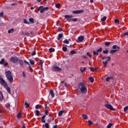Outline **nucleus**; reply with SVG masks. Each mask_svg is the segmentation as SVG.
I'll return each instance as SVG.
<instances>
[{"instance_id":"f257e3e1","label":"nucleus","mask_w":128,"mask_h":128,"mask_svg":"<svg viewBox=\"0 0 128 128\" xmlns=\"http://www.w3.org/2000/svg\"><path fill=\"white\" fill-rule=\"evenodd\" d=\"M79 88L82 94H86L88 92V88H86V86L82 82L79 84Z\"/></svg>"},{"instance_id":"f03ea898","label":"nucleus","mask_w":128,"mask_h":128,"mask_svg":"<svg viewBox=\"0 0 128 128\" xmlns=\"http://www.w3.org/2000/svg\"><path fill=\"white\" fill-rule=\"evenodd\" d=\"M5 74L10 82L12 83L14 82V78H12V72H10V71H6Z\"/></svg>"},{"instance_id":"7ed1b4c3","label":"nucleus","mask_w":128,"mask_h":128,"mask_svg":"<svg viewBox=\"0 0 128 128\" xmlns=\"http://www.w3.org/2000/svg\"><path fill=\"white\" fill-rule=\"evenodd\" d=\"M104 106L106 108L110 110H113L114 112H116V109H114V107H112V104H110V102L105 104Z\"/></svg>"},{"instance_id":"20e7f679","label":"nucleus","mask_w":128,"mask_h":128,"mask_svg":"<svg viewBox=\"0 0 128 128\" xmlns=\"http://www.w3.org/2000/svg\"><path fill=\"white\" fill-rule=\"evenodd\" d=\"M52 72H60V70H62V68L58 66L54 65L52 67Z\"/></svg>"},{"instance_id":"39448f33","label":"nucleus","mask_w":128,"mask_h":128,"mask_svg":"<svg viewBox=\"0 0 128 128\" xmlns=\"http://www.w3.org/2000/svg\"><path fill=\"white\" fill-rule=\"evenodd\" d=\"M3 86L4 88L8 92L9 94H12V89L10 88V86H8V84L6 83V86L4 85Z\"/></svg>"},{"instance_id":"423d86ee","label":"nucleus","mask_w":128,"mask_h":128,"mask_svg":"<svg viewBox=\"0 0 128 128\" xmlns=\"http://www.w3.org/2000/svg\"><path fill=\"white\" fill-rule=\"evenodd\" d=\"M18 58L16 56H14V57H12L10 59V60L12 62H14V64H16V62H18Z\"/></svg>"},{"instance_id":"0eeeda50","label":"nucleus","mask_w":128,"mask_h":128,"mask_svg":"<svg viewBox=\"0 0 128 128\" xmlns=\"http://www.w3.org/2000/svg\"><path fill=\"white\" fill-rule=\"evenodd\" d=\"M0 83L1 84L2 86H6V80H4V78H2L0 76Z\"/></svg>"},{"instance_id":"6e6552de","label":"nucleus","mask_w":128,"mask_h":128,"mask_svg":"<svg viewBox=\"0 0 128 128\" xmlns=\"http://www.w3.org/2000/svg\"><path fill=\"white\" fill-rule=\"evenodd\" d=\"M72 14H82L84 12V10H76L72 12Z\"/></svg>"},{"instance_id":"1a4fd4ad","label":"nucleus","mask_w":128,"mask_h":128,"mask_svg":"<svg viewBox=\"0 0 128 128\" xmlns=\"http://www.w3.org/2000/svg\"><path fill=\"white\" fill-rule=\"evenodd\" d=\"M77 20H78V18H69V19L67 20V22H70L72 21V22H76Z\"/></svg>"},{"instance_id":"9d476101","label":"nucleus","mask_w":128,"mask_h":128,"mask_svg":"<svg viewBox=\"0 0 128 128\" xmlns=\"http://www.w3.org/2000/svg\"><path fill=\"white\" fill-rule=\"evenodd\" d=\"M38 10H40V14H43V12H44V6H40L38 8Z\"/></svg>"},{"instance_id":"9b49d317","label":"nucleus","mask_w":128,"mask_h":128,"mask_svg":"<svg viewBox=\"0 0 128 128\" xmlns=\"http://www.w3.org/2000/svg\"><path fill=\"white\" fill-rule=\"evenodd\" d=\"M18 62L20 66H24V61L22 60L19 58V60H18Z\"/></svg>"},{"instance_id":"f8f14e48","label":"nucleus","mask_w":128,"mask_h":128,"mask_svg":"<svg viewBox=\"0 0 128 128\" xmlns=\"http://www.w3.org/2000/svg\"><path fill=\"white\" fill-rule=\"evenodd\" d=\"M65 18H66V20L70 18H74V16L72 15H66L64 16Z\"/></svg>"},{"instance_id":"ddd939ff","label":"nucleus","mask_w":128,"mask_h":128,"mask_svg":"<svg viewBox=\"0 0 128 128\" xmlns=\"http://www.w3.org/2000/svg\"><path fill=\"white\" fill-rule=\"evenodd\" d=\"M0 94H1L2 97L0 96V101L1 102H2V100H4V94H2V92L0 91Z\"/></svg>"},{"instance_id":"4468645a","label":"nucleus","mask_w":128,"mask_h":128,"mask_svg":"<svg viewBox=\"0 0 128 128\" xmlns=\"http://www.w3.org/2000/svg\"><path fill=\"white\" fill-rule=\"evenodd\" d=\"M118 52V50H111L110 52V54H114Z\"/></svg>"},{"instance_id":"2eb2a0df","label":"nucleus","mask_w":128,"mask_h":128,"mask_svg":"<svg viewBox=\"0 0 128 128\" xmlns=\"http://www.w3.org/2000/svg\"><path fill=\"white\" fill-rule=\"evenodd\" d=\"M84 36H80L78 38V40L80 42H82L84 40Z\"/></svg>"},{"instance_id":"dca6fc26","label":"nucleus","mask_w":128,"mask_h":128,"mask_svg":"<svg viewBox=\"0 0 128 128\" xmlns=\"http://www.w3.org/2000/svg\"><path fill=\"white\" fill-rule=\"evenodd\" d=\"M46 116L44 115L42 117V122H43L44 124L46 122L45 118H46Z\"/></svg>"},{"instance_id":"f3484780","label":"nucleus","mask_w":128,"mask_h":128,"mask_svg":"<svg viewBox=\"0 0 128 128\" xmlns=\"http://www.w3.org/2000/svg\"><path fill=\"white\" fill-rule=\"evenodd\" d=\"M110 80H114V76L107 77L106 78V82H110Z\"/></svg>"},{"instance_id":"a211bd4d","label":"nucleus","mask_w":128,"mask_h":128,"mask_svg":"<svg viewBox=\"0 0 128 128\" xmlns=\"http://www.w3.org/2000/svg\"><path fill=\"white\" fill-rule=\"evenodd\" d=\"M86 68L85 67H82L80 68V71L81 72H86Z\"/></svg>"},{"instance_id":"6ab92c4d","label":"nucleus","mask_w":128,"mask_h":128,"mask_svg":"<svg viewBox=\"0 0 128 128\" xmlns=\"http://www.w3.org/2000/svg\"><path fill=\"white\" fill-rule=\"evenodd\" d=\"M50 94L52 98H54V93L52 90H50Z\"/></svg>"},{"instance_id":"aec40b11","label":"nucleus","mask_w":128,"mask_h":128,"mask_svg":"<svg viewBox=\"0 0 128 128\" xmlns=\"http://www.w3.org/2000/svg\"><path fill=\"white\" fill-rule=\"evenodd\" d=\"M63 36V34H60L58 35V36L57 38V40H60L62 38Z\"/></svg>"},{"instance_id":"412c9836","label":"nucleus","mask_w":128,"mask_h":128,"mask_svg":"<svg viewBox=\"0 0 128 128\" xmlns=\"http://www.w3.org/2000/svg\"><path fill=\"white\" fill-rule=\"evenodd\" d=\"M24 62H25V64H26L28 66L29 68H30V70H32V66H30V62H28V61H26V60H24Z\"/></svg>"},{"instance_id":"4be33fe9","label":"nucleus","mask_w":128,"mask_h":128,"mask_svg":"<svg viewBox=\"0 0 128 128\" xmlns=\"http://www.w3.org/2000/svg\"><path fill=\"white\" fill-rule=\"evenodd\" d=\"M24 62H25V64H26L28 66L29 68H30V70H32V66H30V62H28V61H26V60H24Z\"/></svg>"},{"instance_id":"5701e85b","label":"nucleus","mask_w":128,"mask_h":128,"mask_svg":"<svg viewBox=\"0 0 128 128\" xmlns=\"http://www.w3.org/2000/svg\"><path fill=\"white\" fill-rule=\"evenodd\" d=\"M112 48L113 50H116L117 48H118V50H120V46H116V45H114L112 46Z\"/></svg>"},{"instance_id":"b1692460","label":"nucleus","mask_w":128,"mask_h":128,"mask_svg":"<svg viewBox=\"0 0 128 128\" xmlns=\"http://www.w3.org/2000/svg\"><path fill=\"white\" fill-rule=\"evenodd\" d=\"M55 50H56V49H54V48H49V52L50 53L54 52Z\"/></svg>"},{"instance_id":"393cba45","label":"nucleus","mask_w":128,"mask_h":128,"mask_svg":"<svg viewBox=\"0 0 128 128\" xmlns=\"http://www.w3.org/2000/svg\"><path fill=\"white\" fill-rule=\"evenodd\" d=\"M64 110H60L58 112V116H62V114H64Z\"/></svg>"},{"instance_id":"a878e982","label":"nucleus","mask_w":128,"mask_h":128,"mask_svg":"<svg viewBox=\"0 0 128 128\" xmlns=\"http://www.w3.org/2000/svg\"><path fill=\"white\" fill-rule=\"evenodd\" d=\"M0 18H4V12H0Z\"/></svg>"},{"instance_id":"bb28decb","label":"nucleus","mask_w":128,"mask_h":128,"mask_svg":"<svg viewBox=\"0 0 128 128\" xmlns=\"http://www.w3.org/2000/svg\"><path fill=\"white\" fill-rule=\"evenodd\" d=\"M42 108V106L40 105V104H37L36 106V110H38V108Z\"/></svg>"},{"instance_id":"cd10ccee","label":"nucleus","mask_w":128,"mask_h":128,"mask_svg":"<svg viewBox=\"0 0 128 128\" xmlns=\"http://www.w3.org/2000/svg\"><path fill=\"white\" fill-rule=\"evenodd\" d=\"M17 118H22V112H20L17 114Z\"/></svg>"},{"instance_id":"c85d7f7f","label":"nucleus","mask_w":128,"mask_h":128,"mask_svg":"<svg viewBox=\"0 0 128 128\" xmlns=\"http://www.w3.org/2000/svg\"><path fill=\"white\" fill-rule=\"evenodd\" d=\"M30 62L32 66H34V61L32 59L30 60Z\"/></svg>"},{"instance_id":"c756f323","label":"nucleus","mask_w":128,"mask_h":128,"mask_svg":"<svg viewBox=\"0 0 128 128\" xmlns=\"http://www.w3.org/2000/svg\"><path fill=\"white\" fill-rule=\"evenodd\" d=\"M105 46H110V42H105V44H104Z\"/></svg>"},{"instance_id":"7c9ffc66","label":"nucleus","mask_w":128,"mask_h":128,"mask_svg":"<svg viewBox=\"0 0 128 128\" xmlns=\"http://www.w3.org/2000/svg\"><path fill=\"white\" fill-rule=\"evenodd\" d=\"M112 126H114V124L112 123H109V124L107 126V128H110Z\"/></svg>"},{"instance_id":"2f4dec72","label":"nucleus","mask_w":128,"mask_h":128,"mask_svg":"<svg viewBox=\"0 0 128 128\" xmlns=\"http://www.w3.org/2000/svg\"><path fill=\"white\" fill-rule=\"evenodd\" d=\"M29 21L30 22H31V24H34V18H30L29 19Z\"/></svg>"},{"instance_id":"473e14b6","label":"nucleus","mask_w":128,"mask_h":128,"mask_svg":"<svg viewBox=\"0 0 128 128\" xmlns=\"http://www.w3.org/2000/svg\"><path fill=\"white\" fill-rule=\"evenodd\" d=\"M83 118H84V120H88V116H86V114H84L82 116Z\"/></svg>"},{"instance_id":"72a5a7b5","label":"nucleus","mask_w":128,"mask_h":128,"mask_svg":"<svg viewBox=\"0 0 128 128\" xmlns=\"http://www.w3.org/2000/svg\"><path fill=\"white\" fill-rule=\"evenodd\" d=\"M93 54L94 56H98V51H96V50H94L93 51Z\"/></svg>"},{"instance_id":"f704fd0d","label":"nucleus","mask_w":128,"mask_h":128,"mask_svg":"<svg viewBox=\"0 0 128 128\" xmlns=\"http://www.w3.org/2000/svg\"><path fill=\"white\" fill-rule=\"evenodd\" d=\"M96 51L98 52V54L99 52H102V48H100L98 49Z\"/></svg>"},{"instance_id":"c9c22d12","label":"nucleus","mask_w":128,"mask_h":128,"mask_svg":"<svg viewBox=\"0 0 128 128\" xmlns=\"http://www.w3.org/2000/svg\"><path fill=\"white\" fill-rule=\"evenodd\" d=\"M102 53L104 54H108V50L106 49V50L102 51Z\"/></svg>"},{"instance_id":"e433bc0d","label":"nucleus","mask_w":128,"mask_h":128,"mask_svg":"<svg viewBox=\"0 0 128 128\" xmlns=\"http://www.w3.org/2000/svg\"><path fill=\"white\" fill-rule=\"evenodd\" d=\"M62 50L63 52H66L68 50V48H66V46H63L62 48Z\"/></svg>"},{"instance_id":"4c0bfd02","label":"nucleus","mask_w":128,"mask_h":128,"mask_svg":"<svg viewBox=\"0 0 128 128\" xmlns=\"http://www.w3.org/2000/svg\"><path fill=\"white\" fill-rule=\"evenodd\" d=\"M4 64V58H2L0 61V64Z\"/></svg>"},{"instance_id":"58836bf2","label":"nucleus","mask_w":128,"mask_h":128,"mask_svg":"<svg viewBox=\"0 0 128 128\" xmlns=\"http://www.w3.org/2000/svg\"><path fill=\"white\" fill-rule=\"evenodd\" d=\"M88 124H89L90 126H92V124H94V123L90 120H88Z\"/></svg>"},{"instance_id":"ea45409f","label":"nucleus","mask_w":128,"mask_h":128,"mask_svg":"<svg viewBox=\"0 0 128 128\" xmlns=\"http://www.w3.org/2000/svg\"><path fill=\"white\" fill-rule=\"evenodd\" d=\"M105 20H106V16H104L101 19V22H104Z\"/></svg>"},{"instance_id":"a19ab883","label":"nucleus","mask_w":128,"mask_h":128,"mask_svg":"<svg viewBox=\"0 0 128 128\" xmlns=\"http://www.w3.org/2000/svg\"><path fill=\"white\" fill-rule=\"evenodd\" d=\"M102 64H104V66H106V65L108 64V60L102 62Z\"/></svg>"},{"instance_id":"79ce46f5","label":"nucleus","mask_w":128,"mask_h":128,"mask_svg":"<svg viewBox=\"0 0 128 128\" xmlns=\"http://www.w3.org/2000/svg\"><path fill=\"white\" fill-rule=\"evenodd\" d=\"M64 44H70V42H68V40H64L63 42Z\"/></svg>"},{"instance_id":"37998d69","label":"nucleus","mask_w":128,"mask_h":128,"mask_svg":"<svg viewBox=\"0 0 128 128\" xmlns=\"http://www.w3.org/2000/svg\"><path fill=\"white\" fill-rule=\"evenodd\" d=\"M89 80L90 81V82H94V78H92V77H90V78H89Z\"/></svg>"},{"instance_id":"c03bdc74","label":"nucleus","mask_w":128,"mask_h":128,"mask_svg":"<svg viewBox=\"0 0 128 128\" xmlns=\"http://www.w3.org/2000/svg\"><path fill=\"white\" fill-rule=\"evenodd\" d=\"M114 22L115 24H120V20L115 19Z\"/></svg>"},{"instance_id":"a18cd8bd","label":"nucleus","mask_w":128,"mask_h":128,"mask_svg":"<svg viewBox=\"0 0 128 128\" xmlns=\"http://www.w3.org/2000/svg\"><path fill=\"white\" fill-rule=\"evenodd\" d=\"M56 8H60V4L59 3H58L56 4Z\"/></svg>"},{"instance_id":"49530a36","label":"nucleus","mask_w":128,"mask_h":128,"mask_svg":"<svg viewBox=\"0 0 128 128\" xmlns=\"http://www.w3.org/2000/svg\"><path fill=\"white\" fill-rule=\"evenodd\" d=\"M24 24H30V22H28L26 19H24Z\"/></svg>"},{"instance_id":"de8ad7c7","label":"nucleus","mask_w":128,"mask_h":128,"mask_svg":"<svg viewBox=\"0 0 128 128\" xmlns=\"http://www.w3.org/2000/svg\"><path fill=\"white\" fill-rule=\"evenodd\" d=\"M36 114L37 116H40V111L38 110H36Z\"/></svg>"},{"instance_id":"09e8293b","label":"nucleus","mask_w":128,"mask_h":128,"mask_svg":"<svg viewBox=\"0 0 128 128\" xmlns=\"http://www.w3.org/2000/svg\"><path fill=\"white\" fill-rule=\"evenodd\" d=\"M24 106H26V108H30V104H27L26 102L24 103Z\"/></svg>"},{"instance_id":"8fccbe9b","label":"nucleus","mask_w":128,"mask_h":128,"mask_svg":"<svg viewBox=\"0 0 128 128\" xmlns=\"http://www.w3.org/2000/svg\"><path fill=\"white\" fill-rule=\"evenodd\" d=\"M45 128H50V124H48V123L45 124Z\"/></svg>"},{"instance_id":"3c124183","label":"nucleus","mask_w":128,"mask_h":128,"mask_svg":"<svg viewBox=\"0 0 128 128\" xmlns=\"http://www.w3.org/2000/svg\"><path fill=\"white\" fill-rule=\"evenodd\" d=\"M70 54H76V51H74V50H72L70 51Z\"/></svg>"},{"instance_id":"603ef678","label":"nucleus","mask_w":128,"mask_h":128,"mask_svg":"<svg viewBox=\"0 0 128 128\" xmlns=\"http://www.w3.org/2000/svg\"><path fill=\"white\" fill-rule=\"evenodd\" d=\"M89 68L90 70H91L92 72H94V68L93 67H89Z\"/></svg>"},{"instance_id":"864d4df0","label":"nucleus","mask_w":128,"mask_h":128,"mask_svg":"<svg viewBox=\"0 0 128 128\" xmlns=\"http://www.w3.org/2000/svg\"><path fill=\"white\" fill-rule=\"evenodd\" d=\"M12 32H14V28H12L11 30H8V34H11Z\"/></svg>"},{"instance_id":"5fc2aeb1","label":"nucleus","mask_w":128,"mask_h":128,"mask_svg":"<svg viewBox=\"0 0 128 128\" xmlns=\"http://www.w3.org/2000/svg\"><path fill=\"white\" fill-rule=\"evenodd\" d=\"M106 58H108V59H106V60H107V62H110V59L112 58L110 57V56H107Z\"/></svg>"},{"instance_id":"6e6d98bb","label":"nucleus","mask_w":128,"mask_h":128,"mask_svg":"<svg viewBox=\"0 0 128 128\" xmlns=\"http://www.w3.org/2000/svg\"><path fill=\"white\" fill-rule=\"evenodd\" d=\"M87 56H89V58H92V54H90V52H87Z\"/></svg>"},{"instance_id":"4d7b16f0","label":"nucleus","mask_w":128,"mask_h":128,"mask_svg":"<svg viewBox=\"0 0 128 128\" xmlns=\"http://www.w3.org/2000/svg\"><path fill=\"white\" fill-rule=\"evenodd\" d=\"M128 110V106H125V107L124 108V112H126V110Z\"/></svg>"},{"instance_id":"13d9d810","label":"nucleus","mask_w":128,"mask_h":128,"mask_svg":"<svg viewBox=\"0 0 128 128\" xmlns=\"http://www.w3.org/2000/svg\"><path fill=\"white\" fill-rule=\"evenodd\" d=\"M22 76L23 78H26V72H24V71L22 72Z\"/></svg>"},{"instance_id":"bf43d9fd","label":"nucleus","mask_w":128,"mask_h":128,"mask_svg":"<svg viewBox=\"0 0 128 128\" xmlns=\"http://www.w3.org/2000/svg\"><path fill=\"white\" fill-rule=\"evenodd\" d=\"M36 52H34L31 54V56H36Z\"/></svg>"},{"instance_id":"052dcab7","label":"nucleus","mask_w":128,"mask_h":128,"mask_svg":"<svg viewBox=\"0 0 128 128\" xmlns=\"http://www.w3.org/2000/svg\"><path fill=\"white\" fill-rule=\"evenodd\" d=\"M45 106V110H48V104H44Z\"/></svg>"},{"instance_id":"680f3d73","label":"nucleus","mask_w":128,"mask_h":128,"mask_svg":"<svg viewBox=\"0 0 128 128\" xmlns=\"http://www.w3.org/2000/svg\"><path fill=\"white\" fill-rule=\"evenodd\" d=\"M44 8V10H48V7H45Z\"/></svg>"},{"instance_id":"e2e57ef3","label":"nucleus","mask_w":128,"mask_h":128,"mask_svg":"<svg viewBox=\"0 0 128 128\" xmlns=\"http://www.w3.org/2000/svg\"><path fill=\"white\" fill-rule=\"evenodd\" d=\"M10 104H8L7 105H6V108H10Z\"/></svg>"},{"instance_id":"0e129e2a","label":"nucleus","mask_w":128,"mask_h":128,"mask_svg":"<svg viewBox=\"0 0 128 128\" xmlns=\"http://www.w3.org/2000/svg\"><path fill=\"white\" fill-rule=\"evenodd\" d=\"M40 64H41V66L43 62H42V60H40Z\"/></svg>"},{"instance_id":"69168bd1","label":"nucleus","mask_w":128,"mask_h":128,"mask_svg":"<svg viewBox=\"0 0 128 128\" xmlns=\"http://www.w3.org/2000/svg\"><path fill=\"white\" fill-rule=\"evenodd\" d=\"M107 57H108V56H103V57L102 58V60H104V58H106Z\"/></svg>"},{"instance_id":"338daca9","label":"nucleus","mask_w":128,"mask_h":128,"mask_svg":"<svg viewBox=\"0 0 128 128\" xmlns=\"http://www.w3.org/2000/svg\"><path fill=\"white\" fill-rule=\"evenodd\" d=\"M98 70V68H94V72H96V70Z\"/></svg>"},{"instance_id":"774afa93","label":"nucleus","mask_w":128,"mask_h":128,"mask_svg":"<svg viewBox=\"0 0 128 128\" xmlns=\"http://www.w3.org/2000/svg\"><path fill=\"white\" fill-rule=\"evenodd\" d=\"M124 35H125V36H128V32H125L124 33Z\"/></svg>"}]
</instances>
